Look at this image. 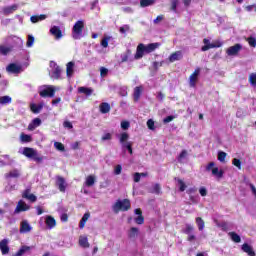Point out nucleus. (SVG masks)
<instances>
[{
    "instance_id": "6e6d98bb",
    "label": "nucleus",
    "mask_w": 256,
    "mask_h": 256,
    "mask_svg": "<svg viewBox=\"0 0 256 256\" xmlns=\"http://www.w3.org/2000/svg\"><path fill=\"white\" fill-rule=\"evenodd\" d=\"M147 127L148 129H150L151 131L155 130V121H153V119H149L147 121Z\"/></svg>"
},
{
    "instance_id": "7c9ffc66",
    "label": "nucleus",
    "mask_w": 256,
    "mask_h": 256,
    "mask_svg": "<svg viewBox=\"0 0 256 256\" xmlns=\"http://www.w3.org/2000/svg\"><path fill=\"white\" fill-rule=\"evenodd\" d=\"M47 19V15L41 14V15H33L30 17L31 23H39V21H45Z\"/></svg>"
},
{
    "instance_id": "2f4dec72",
    "label": "nucleus",
    "mask_w": 256,
    "mask_h": 256,
    "mask_svg": "<svg viewBox=\"0 0 256 256\" xmlns=\"http://www.w3.org/2000/svg\"><path fill=\"white\" fill-rule=\"evenodd\" d=\"M28 251H31V247L24 245V246H21V248L12 256H23Z\"/></svg>"
},
{
    "instance_id": "a18cd8bd",
    "label": "nucleus",
    "mask_w": 256,
    "mask_h": 256,
    "mask_svg": "<svg viewBox=\"0 0 256 256\" xmlns=\"http://www.w3.org/2000/svg\"><path fill=\"white\" fill-rule=\"evenodd\" d=\"M226 157H227V153L223 151L218 152V161H220V163H225Z\"/></svg>"
},
{
    "instance_id": "37998d69",
    "label": "nucleus",
    "mask_w": 256,
    "mask_h": 256,
    "mask_svg": "<svg viewBox=\"0 0 256 256\" xmlns=\"http://www.w3.org/2000/svg\"><path fill=\"white\" fill-rule=\"evenodd\" d=\"M109 41H111V36H105L101 40V45L104 47V49H107V47H109Z\"/></svg>"
},
{
    "instance_id": "9b49d317",
    "label": "nucleus",
    "mask_w": 256,
    "mask_h": 256,
    "mask_svg": "<svg viewBox=\"0 0 256 256\" xmlns=\"http://www.w3.org/2000/svg\"><path fill=\"white\" fill-rule=\"evenodd\" d=\"M23 199H28L31 203H35L37 201V196L35 194H31V188H27L22 193Z\"/></svg>"
},
{
    "instance_id": "c85d7f7f",
    "label": "nucleus",
    "mask_w": 256,
    "mask_h": 256,
    "mask_svg": "<svg viewBox=\"0 0 256 256\" xmlns=\"http://www.w3.org/2000/svg\"><path fill=\"white\" fill-rule=\"evenodd\" d=\"M19 9V6L17 4H14L12 6H7L3 9L4 15H11L14 11H17Z\"/></svg>"
},
{
    "instance_id": "ddd939ff",
    "label": "nucleus",
    "mask_w": 256,
    "mask_h": 256,
    "mask_svg": "<svg viewBox=\"0 0 256 256\" xmlns=\"http://www.w3.org/2000/svg\"><path fill=\"white\" fill-rule=\"evenodd\" d=\"M45 223L48 229H55V227H57V220H55V218L51 215H47L45 217Z\"/></svg>"
},
{
    "instance_id": "6ab92c4d",
    "label": "nucleus",
    "mask_w": 256,
    "mask_h": 256,
    "mask_svg": "<svg viewBox=\"0 0 256 256\" xmlns=\"http://www.w3.org/2000/svg\"><path fill=\"white\" fill-rule=\"evenodd\" d=\"M21 177V172L18 169H13L5 174L6 179H19Z\"/></svg>"
},
{
    "instance_id": "052dcab7",
    "label": "nucleus",
    "mask_w": 256,
    "mask_h": 256,
    "mask_svg": "<svg viewBox=\"0 0 256 256\" xmlns=\"http://www.w3.org/2000/svg\"><path fill=\"white\" fill-rule=\"evenodd\" d=\"M179 4V0H171V11H177V5Z\"/></svg>"
},
{
    "instance_id": "a211bd4d",
    "label": "nucleus",
    "mask_w": 256,
    "mask_h": 256,
    "mask_svg": "<svg viewBox=\"0 0 256 256\" xmlns=\"http://www.w3.org/2000/svg\"><path fill=\"white\" fill-rule=\"evenodd\" d=\"M141 95H143V86H136L134 88V93H133V99L135 103H137L141 99Z\"/></svg>"
},
{
    "instance_id": "1a4fd4ad",
    "label": "nucleus",
    "mask_w": 256,
    "mask_h": 256,
    "mask_svg": "<svg viewBox=\"0 0 256 256\" xmlns=\"http://www.w3.org/2000/svg\"><path fill=\"white\" fill-rule=\"evenodd\" d=\"M40 97H55V88L48 86L39 92Z\"/></svg>"
},
{
    "instance_id": "0e129e2a",
    "label": "nucleus",
    "mask_w": 256,
    "mask_h": 256,
    "mask_svg": "<svg viewBox=\"0 0 256 256\" xmlns=\"http://www.w3.org/2000/svg\"><path fill=\"white\" fill-rule=\"evenodd\" d=\"M185 157H187V150H182L178 156V161L181 162V160L185 159Z\"/></svg>"
},
{
    "instance_id": "69168bd1",
    "label": "nucleus",
    "mask_w": 256,
    "mask_h": 256,
    "mask_svg": "<svg viewBox=\"0 0 256 256\" xmlns=\"http://www.w3.org/2000/svg\"><path fill=\"white\" fill-rule=\"evenodd\" d=\"M199 193H200L201 197H207V188L206 187H201L199 189Z\"/></svg>"
},
{
    "instance_id": "774afa93",
    "label": "nucleus",
    "mask_w": 256,
    "mask_h": 256,
    "mask_svg": "<svg viewBox=\"0 0 256 256\" xmlns=\"http://www.w3.org/2000/svg\"><path fill=\"white\" fill-rule=\"evenodd\" d=\"M108 73H109V70H108L107 68L102 67V68L100 69V75H101V77H105Z\"/></svg>"
},
{
    "instance_id": "7ed1b4c3",
    "label": "nucleus",
    "mask_w": 256,
    "mask_h": 256,
    "mask_svg": "<svg viewBox=\"0 0 256 256\" xmlns=\"http://www.w3.org/2000/svg\"><path fill=\"white\" fill-rule=\"evenodd\" d=\"M83 29H85V21L78 20L72 28L73 39H81V35H83Z\"/></svg>"
},
{
    "instance_id": "cd10ccee",
    "label": "nucleus",
    "mask_w": 256,
    "mask_h": 256,
    "mask_svg": "<svg viewBox=\"0 0 256 256\" xmlns=\"http://www.w3.org/2000/svg\"><path fill=\"white\" fill-rule=\"evenodd\" d=\"M133 52L131 50H126L123 54H121V63H127V61H131V56Z\"/></svg>"
},
{
    "instance_id": "13d9d810",
    "label": "nucleus",
    "mask_w": 256,
    "mask_h": 256,
    "mask_svg": "<svg viewBox=\"0 0 256 256\" xmlns=\"http://www.w3.org/2000/svg\"><path fill=\"white\" fill-rule=\"evenodd\" d=\"M113 139V135L111 133H106L101 137V141H111Z\"/></svg>"
},
{
    "instance_id": "f8f14e48",
    "label": "nucleus",
    "mask_w": 256,
    "mask_h": 256,
    "mask_svg": "<svg viewBox=\"0 0 256 256\" xmlns=\"http://www.w3.org/2000/svg\"><path fill=\"white\" fill-rule=\"evenodd\" d=\"M0 251L2 255H9V240L8 239H2L0 241Z\"/></svg>"
},
{
    "instance_id": "c03bdc74",
    "label": "nucleus",
    "mask_w": 256,
    "mask_h": 256,
    "mask_svg": "<svg viewBox=\"0 0 256 256\" xmlns=\"http://www.w3.org/2000/svg\"><path fill=\"white\" fill-rule=\"evenodd\" d=\"M246 41H247V43H248V45H249L250 47H256V38H255V37L250 36V37H248V38L246 39Z\"/></svg>"
},
{
    "instance_id": "4468645a",
    "label": "nucleus",
    "mask_w": 256,
    "mask_h": 256,
    "mask_svg": "<svg viewBox=\"0 0 256 256\" xmlns=\"http://www.w3.org/2000/svg\"><path fill=\"white\" fill-rule=\"evenodd\" d=\"M219 47H223V42L215 41L211 44L202 46L201 51H209V49H219Z\"/></svg>"
},
{
    "instance_id": "f03ea898",
    "label": "nucleus",
    "mask_w": 256,
    "mask_h": 256,
    "mask_svg": "<svg viewBox=\"0 0 256 256\" xmlns=\"http://www.w3.org/2000/svg\"><path fill=\"white\" fill-rule=\"evenodd\" d=\"M131 209V201L129 199L117 200L112 206L114 213H119L120 211H129Z\"/></svg>"
},
{
    "instance_id": "3c124183",
    "label": "nucleus",
    "mask_w": 256,
    "mask_h": 256,
    "mask_svg": "<svg viewBox=\"0 0 256 256\" xmlns=\"http://www.w3.org/2000/svg\"><path fill=\"white\" fill-rule=\"evenodd\" d=\"M152 193H155L156 195H160L161 193V185L156 183L154 186H153V191Z\"/></svg>"
},
{
    "instance_id": "bf43d9fd",
    "label": "nucleus",
    "mask_w": 256,
    "mask_h": 256,
    "mask_svg": "<svg viewBox=\"0 0 256 256\" xmlns=\"http://www.w3.org/2000/svg\"><path fill=\"white\" fill-rule=\"evenodd\" d=\"M133 181H134V183H139V181H141V173H139V172L134 173Z\"/></svg>"
},
{
    "instance_id": "de8ad7c7",
    "label": "nucleus",
    "mask_w": 256,
    "mask_h": 256,
    "mask_svg": "<svg viewBox=\"0 0 256 256\" xmlns=\"http://www.w3.org/2000/svg\"><path fill=\"white\" fill-rule=\"evenodd\" d=\"M11 51V48L6 47L4 45H0V54L7 55Z\"/></svg>"
},
{
    "instance_id": "603ef678",
    "label": "nucleus",
    "mask_w": 256,
    "mask_h": 256,
    "mask_svg": "<svg viewBox=\"0 0 256 256\" xmlns=\"http://www.w3.org/2000/svg\"><path fill=\"white\" fill-rule=\"evenodd\" d=\"M54 147H55L58 151H65V145H63V143H61V142H55V143H54Z\"/></svg>"
},
{
    "instance_id": "c756f323",
    "label": "nucleus",
    "mask_w": 256,
    "mask_h": 256,
    "mask_svg": "<svg viewBox=\"0 0 256 256\" xmlns=\"http://www.w3.org/2000/svg\"><path fill=\"white\" fill-rule=\"evenodd\" d=\"M79 245H80V247H83L84 249H89L90 244H89V240L87 239L86 236L79 237Z\"/></svg>"
},
{
    "instance_id": "09e8293b",
    "label": "nucleus",
    "mask_w": 256,
    "mask_h": 256,
    "mask_svg": "<svg viewBox=\"0 0 256 256\" xmlns=\"http://www.w3.org/2000/svg\"><path fill=\"white\" fill-rule=\"evenodd\" d=\"M217 227H219L222 231H228L229 230V225L227 222H221L216 224Z\"/></svg>"
},
{
    "instance_id": "39448f33",
    "label": "nucleus",
    "mask_w": 256,
    "mask_h": 256,
    "mask_svg": "<svg viewBox=\"0 0 256 256\" xmlns=\"http://www.w3.org/2000/svg\"><path fill=\"white\" fill-rule=\"evenodd\" d=\"M119 141L123 147V149H127L130 155H133V142H126L129 141V133L123 132L120 134Z\"/></svg>"
},
{
    "instance_id": "2eb2a0df",
    "label": "nucleus",
    "mask_w": 256,
    "mask_h": 256,
    "mask_svg": "<svg viewBox=\"0 0 256 256\" xmlns=\"http://www.w3.org/2000/svg\"><path fill=\"white\" fill-rule=\"evenodd\" d=\"M30 207L25 203V201L20 200L17 204V207L14 210V213H21L23 211H29Z\"/></svg>"
},
{
    "instance_id": "473e14b6",
    "label": "nucleus",
    "mask_w": 256,
    "mask_h": 256,
    "mask_svg": "<svg viewBox=\"0 0 256 256\" xmlns=\"http://www.w3.org/2000/svg\"><path fill=\"white\" fill-rule=\"evenodd\" d=\"M52 79H61V67L55 66L54 70L52 71Z\"/></svg>"
},
{
    "instance_id": "4be33fe9",
    "label": "nucleus",
    "mask_w": 256,
    "mask_h": 256,
    "mask_svg": "<svg viewBox=\"0 0 256 256\" xmlns=\"http://www.w3.org/2000/svg\"><path fill=\"white\" fill-rule=\"evenodd\" d=\"M78 93L86 95V97H91L93 95V88L81 86L78 88Z\"/></svg>"
},
{
    "instance_id": "8fccbe9b",
    "label": "nucleus",
    "mask_w": 256,
    "mask_h": 256,
    "mask_svg": "<svg viewBox=\"0 0 256 256\" xmlns=\"http://www.w3.org/2000/svg\"><path fill=\"white\" fill-rule=\"evenodd\" d=\"M30 109L33 113H39L41 111V109H43L42 106H37V104H32L30 106Z\"/></svg>"
},
{
    "instance_id": "393cba45",
    "label": "nucleus",
    "mask_w": 256,
    "mask_h": 256,
    "mask_svg": "<svg viewBox=\"0 0 256 256\" xmlns=\"http://www.w3.org/2000/svg\"><path fill=\"white\" fill-rule=\"evenodd\" d=\"M139 237V228L131 227L128 231V238L129 239H137Z\"/></svg>"
},
{
    "instance_id": "0eeeda50",
    "label": "nucleus",
    "mask_w": 256,
    "mask_h": 256,
    "mask_svg": "<svg viewBox=\"0 0 256 256\" xmlns=\"http://www.w3.org/2000/svg\"><path fill=\"white\" fill-rule=\"evenodd\" d=\"M242 49H243V45H241L240 43H237L234 46H230L229 48H227L226 54L229 57H237V55H239Z\"/></svg>"
},
{
    "instance_id": "338daca9",
    "label": "nucleus",
    "mask_w": 256,
    "mask_h": 256,
    "mask_svg": "<svg viewBox=\"0 0 256 256\" xmlns=\"http://www.w3.org/2000/svg\"><path fill=\"white\" fill-rule=\"evenodd\" d=\"M173 119H175V116L173 115H170V116H167L166 118L163 119V123H171V121H173Z\"/></svg>"
},
{
    "instance_id": "f704fd0d",
    "label": "nucleus",
    "mask_w": 256,
    "mask_h": 256,
    "mask_svg": "<svg viewBox=\"0 0 256 256\" xmlns=\"http://www.w3.org/2000/svg\"><path fill=\"white\" fill-rule=\"evenodd\" d=\"M89 217H91V214H89V212H87L83 215V217L81 218L80 223H79V227L81 229H83L85 227V223H87V221H89Z\"/></svg>"
},
{
    "instance_id": "f257e3e1",
    "label": "nucleus",
    "mask_w": 256,
    "mask_h": 256,
    "mask_svg": "<svg viewBox=\"0 0 256 256\" xmlns=\"http://www.w3.org/2000/svg\"><path fill=\"white\" fill-rule=\"evenodd\" d=\"M159 47H161V44L159 42L150 43L147 45L140 43L136 48V54L134 55V59H143V56L145 54L148 55L149 53H153V51L159 49Z\"/></svg>"
},
{
    "instance_id": "864d4df0",
    "label": "nucleus",
    "mask_w": 256,
    "mask_h": 256,
    "mask_svg": "<svg viewBox=\"0 0 256 256\" xmlns=\"http://www.w3.org/2000/svg\"><path fill=\"white\" fill-rule=\"evenodd\" d=\"M33 43H35V37L29 35L28 40L26 42L27 47H33Z\"/></svg>"
},
{
    "instance_id": "b1692460",
    "label": "nucleus",
    "mask_w": 256,
    "mask_h": 256,
    "mask_svg": "<svg viewBox=\"0 0 256 256\" xmlns=\"http://www.w3.org/2000/svg\"><path fill=\"white\" fill-rule=\"evenodd\" d=\"M6 69L9 73H21V66L15 63L9 64Z\"/></svg>"
},
{
    "instance_id": "dca6fc26",
    "label": "nucleus",
    "mask_w": 256,
    "mask_h": 256,
    "mask_svg": "<svg viewBox=\"0 0 256 256\" xmlns=\"http://www.w3.org/2000/svg\"><path fill=\"white\" fill-rule=\"evenodd\" d=\"M181 59H183V52L175 51L169 56L168 61L170 63H175V61H181Z\"/></svg>"
},
{
    "instance_id": "a19ab883",
    "label": "nucleus",
    "mask_w": 256,
    "mask_h": 256,
    "mask_svg": "<svg viewBox=\"0 0 256 256\" xmlns=\"http://www.w3.org/2000/svg\"><path fill=\"white\" fill-rule=\"evenodd\" d=\"M12 99L10 96H1L0 97V105H7L11 103Z\"/></svg>"
},
{
    "instance_id": "72a5a7b5",
    "label": "nucleus",
    "mask_w": 256,
    "mask_h": 256,
    "mask_svg": "<svg viewBox=\"0 0 256 256\" xmlns=\"http://www.w3.org/2000/svg\"><path fill=\"white\" fill-rule=\"evenodd\" d=\"M75 67L74 62H68L66 65V75L67 77H71L73 75V68Z\"/></svg>"
},
{
    "instance_id": "e2e57ef3",
    "label": "nucleus",
    "mask_w": 256,
    "mask_h": 256,
    "mask_svg": "<svg viewBox=\"0 0 256 256\" xmlns=\"http://www.w3.org/2000/svg\"><path fill=\"white\" fill-rule=\"evenodd\" d=\"M191 231H193V225H191V224H186V228H185V230H184V233H185L186 235H189V233H191Z\"/></svg>"
},
{
    "instance_id": "5fc2aeb1",
    "label": "nucleus",
    "mask_w": 256,
    "mask_h": 256,
    "mask_svg": "<svg viewBox=\"0 0 256 256\" xmlns=\"http://www.w3.org/2000/svg\"><path fill=\"white\" fill-rule=\"evenodd\" d=\"M121 171H123V166L121 164H118L114 168V175H121Z\"/></svg>"
},
{
    "instance_id": "412c9836",
    "label": "nucleus",
    "mask_w": 256,
    "mask_h": 256,
    "mask_svg": "<svg viewBox=\"0 0 256 256\" xmlns=\"http://www.w3.org/2000/svg\"><path fill=\"white\" fill-rule=\"evenodd\" d=\"M50 33L51 35H54L56 39H61V37H63V32L61 31V28H59V26H53L50 29Z\"/></svg>"
},
{
    "instance_id": "49530a36",
    "label": "nucleus",
    "mask_w": 256,
    "mask_h": 256,
    "mask_svg": "<svg viewBox=\"0 0 256 256\" xmlns=\"http://www.w3.org/2000/svg\"><path fill=\"white\" fill-rule=\"evenodd\" d=\"M21 141L23 143H31V135L29 134H21Z\"/></svg>"
},
{
    "instance_id": "58836bf2",
    "label": "nucleus",
    "mask_w": 256,
    "mask_h": 256,
    "mask_svg": "<svg viewBox=\"0 0 256 256\" xmlns=\"http://www.w3.org/2000/svg\"><path fill=\"white\" fill-rule=\"evenodd\" d=\"M196 224L200 231H203L205 229V221H203V218L197 217L196 218Z\"/></svg>"
},
{
    "instance_id": "c9c22d12",
    "label": "nucleus",
    "mask_w": 256,
    "mask_h": 256,
    "mask_svg": "<svg viewBox=\"0 0 256 256\" xmlns=\"http://www.w3.org/2000/svg\"><path fill=\"white\" fill-rule=\"evenodd\" d=\"M85 185H86V187H93L95 185V176H93V175L87 176Z\"/></svg>"
},
{
    "instance_id": "4c0bfd02",
    "label": "nucleus",
    "mask_w": 256,
    "mask_h": 256,
    "mask_svg": "<svg viewBox=\"0 0 256 256\" xmlns=\"http://www.w3.org/2000/svg\"><path fill=\"white\" fill-rule=\"evenodd\" d=\"M248 83H250L251 87H256V72L249 74Z\"/></svg>"
},
{
    "instance_id": "aec40b11",
    "label": "nucleus",
    "mask_w": 256,
    "mask_h": 256,
    "mask_svg": "<svg viewBox=\"0 0 256 256\" xmlns=\"http://www.w3.org/2000/svg\"><path fill=\"white\" fill-rule=\"evenodd\" d=\"M31 225L27 220H23L20 224V233H29L31 232Z\"/></svg>"
},
{
    "instance_id": "5701e85b",
    "label": "nucleus",
    "mask_w": 256,
    "mask_h": 256,
    "mask_svg": "<svg viewBox=\"0 0 256 256\" xmlns=\"http://www.w3.org/2000/svg\"><path fill=\"white\" fill-rule=\"evenodd\" d=\"M242 251H244V253H247V255L249 256H255V251L253 250V247H251V245H249L248 243H244L242 245Z\"/></svg>"
},
{
    "instance_id": "423d86ee",
    "label": "nucleus",
    "mask_w": 256,
    "mask_h": 256,
    "mask_svg": "<svg viewBox=\"0 0 256 256\" xmlns=\"http://www.w3.org/2000/svg\"><path fill=\"white\" fill-rule=\"evenodd\" d=\"M206 171H212V175L216 177V179H223L224 171L219 167H215V162H210L206 166Z\"/></svg>"
},
{
    "instance_id": "680f3d73",
    "label": "nucleus",
    "mask_w": 256,
    "mask_h": 256,
    "mask_svg": "<svg viewBox=\"0 0 256 256\" xmlns=\"http://www.w3.org/2000/svg\"><path fill=\"white\" fill-rule=\"evenodd\" d=\"M130 125L131 124L129 123V121H122L121 122V128L124 129V131H127V129H129Z\"/></svg>"
},
{
    "instance_id": "e433bc0d",
    "label": "nucleus",
    "mask_w": 256,
    "mask_h": 256,
    "mask_svg": "<svg viewBox=\"0 0 256 256\" xmlns=\"http://www.w3.org/2000/svg\"><path fill=\"white\" fill-rule=\"evenodd\" d=\"M228 235L234 243H241V236L236 232H229Z\"/></svg>"
},
{
    "instance_id": "bb28decb",
    "label": "nucleus",
    "mask_w": 256,
    "mask_h": 256,
    "mask_svg": "<svg viewBox=\"0 0 256 256\" xmlns=\"http://www.w3.org/2000/svg\"><path fill=\"white\" fill-rule=\"evenodd\" d=\"M99 109H100V113L105 115L109 113V111H111V105L107 102H102L99 106Z\"/></svg>"
},
{
    "instance_id": "6e6552de",
    "label": "nucleus",
    "mask_w": 256,
    "mask_h": 256,
    "mask_svg": "<svg viewBox=\"0 0 256 256\" xmlns=\"http://www.w3.org/2000/svg\"><path fill=\"white\" fill-rule=\"evenodd\" d=\"M201 73V68H196L194 72L189 77L190 87H197V81L199 80V74Z\"/></svg>"
},
{
    "instance_id": "9d476101",
    "label": "nucleus",
    "mask_w": 256,
    "mask_h": 256,
    "mask_svg": "<svg viewBox=\"0 0 256 256\" xmlns=\"http://www.w3.org/2000/svg\"><path fill=\"white\" fill-rule=\"evenodd\" d=\"M134 213L135 215H138V217L134 218L136 225H143L145 223V217H143V211L141 208H136Z\"/></svg>"
},
{
    "instance_id": "20e7f679",
    "label": "nucleus",
    "mask_w": 256,
    "mask_h": 256,
    "mask_svg": "<svg viewBox=\"0 0 256 256\" xmlns=\"http://www.w3.org/2000/svg\"><path fill=\"white\" fill-rule=\"evenodd\" d=\"M23 155L28 159H33V161H36V163L43 162V157L39 156V154L33 148L25 147L23 149Z\"/></svg>"
},
{
    "instance_id": "ea45409f",
    "label": "nucleus",
    "mask_w": 256,
    "mask_h": 256,
    "mask_svg": "<svg viewBox=\"0 0 256 256\" xmlns=\"http://www.w3.org/2000/svg\"><path fill=\"white\" fill-rule=\"evenodd\" d=\"M155 4V0H140L141 7H149Z\"/></svg>"
},
{
    "instance_id": "4d7b16f0",
    "label": "nucleus",
    "mask_w": 256,
    "mask_h": 256,
    "mask_svg": "<svg viewBox=\"0 0 256 256\" xmlns=\"http://www.w3.org/2000/svg\"><path fill=\"white\" fill-rule=\"evenodd\" d=\"M232 165H234V167H237V169H241V160H239V158H234L232 160Z\"/></svg>"
},
{
    "instance_id": "79ce46f5",
    "label": "nucleus",
    "mask_w": 256,
    "mask_h": 256,
    "mask_svg": "<svg viewBox=\"0 0 256 256\" xmlns=\"http://www.w3.org/2000/svg\"><path fill=\"white\" fill-rule=\"evenodd\" d=\"M176 181H178L179 184V191H181L183 193V191H185L187 189V185L185 184V182L179 178H175Z\"/></svg>"
},
{
    "instance_id": "a878e982",
    "label": "nucleus",
    "mask_w": 256,
    "mask_h": 256,
    "mask_svg": "<svg viewBox=\"0 0 256 256\" xmlns=\"http://www.w3.org/2000/svg\"><path fill=\"white\" fill-rule=\"evenodd\" d=\"M41 126V120L40 118H35L32 120V122L28 125L29 131H35L37 127Z\"/></svg>"
},
{
    "instance_id": "f3484780",
    "label": "nucleus",
    "mask_w": 256,
    "mask_h": 256,
    "mask_svg": "<svg viewBox=\"0 0 256 256\" xmlns=\"http://www.w3.org/2000/svg\"><path fill=\"white\" fill-rule=\"evenodd\" d=\"M56 184L58 186L59 191H61V193H65L67 189V184H65V178H63L62 176H58Z\"/></svg>"
}]
</instances>
